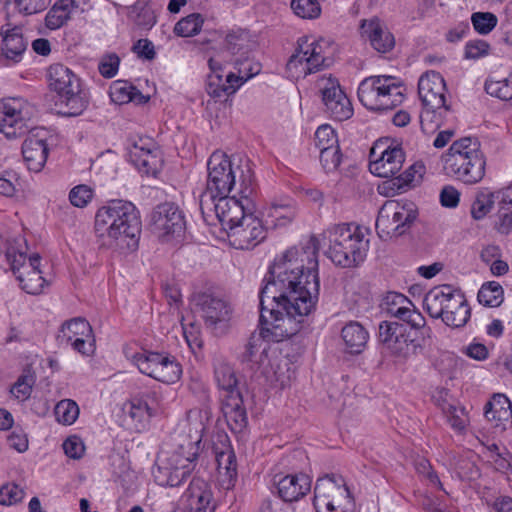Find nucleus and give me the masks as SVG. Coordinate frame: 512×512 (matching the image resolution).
Instances as JSON below:
<instances>
[{"label": "nucleus", "instance_id": "c85d7f7f", "mask_svg": "<svg viewBox=\"0 0 512 512\" xmlns=\"http://www.w3.org/2000/svg\"><path fill=\"white\" fill-rule=\"evenodd\" d=\"M152 475L158 485L176 487L188 476V470H184L182 474L179 473L173 468L169 459L158 454L155 466L152 468Z\"/></svg>", "mask_w": 512, "mask_h": 512}, {"label": "nucleus", "instance_id": "4be33fe9", "mask_svg": "<svg viewBox=\"0 0 512 512\" xmlns=\"http://www.w3.org/2000/svg\"><path fill=\"white\" fill-rule=\"evenodd\" d=\"M221 409L233 432H241L247 426V414L239 391H231L229 396H222Z\"/></svg>", "mask_w": 512, "mask_h": 512}, {"label": "nucleus", "instance_id": "c03bdc74", "mask_svg": "<svg viewBox=\"0 0 512 512\" xmlns=\"http://www.w3.org/2000/svg\"><path fill=\"white\" fill-rule=\"evenodd\" d=\"M54 413L59 423L71 425L79 416V407L75 401L64 399L56 404Z\"/></svg>", "mask_w": 512, "mask_h": 512}, {"label": "nucleus", "instance_id": "f3484780", "mask_svg": "<svg viewBox=\"0 0 512 512\" xmlns=\"http://www.w3.org/2000/svg\"><path fill=\"white\" fill-rule=\"evenodd\" d=\"M380 146L372 148L370 152L369 170L372 174L392 179L402 168L405 160V154L400 146H389L380 151L379 155L377 150Z\"/></svg>", "mask_w": 512, "mask_h": 512}, {"label": "nucleus", "instance_id": "680f3d73", "mask_svg": "<svg viewBox=\"0 0 512 512\" xmlns=\"http://www.w3.org/2000/svg\"><path fill=\"white\" fill-rule=\"evenodd\" d=\"M504 290H478L477 298L486 307H498L504 301Z\"/></svg>", "mask_w": 512, "mask_h": 512}, {"label": "nucleus", "instance_id": "72a5a7b5", "mask_svg": "<svg viewBox=\"0 0 512 512\" xmlns=\"http://www.w3.org/2000/svg\"><path fill=\"white\" fill-rule=\"evenodd\" d=\"M381 310L398 319L403 318L405 313L410 307H413L412 301L405 295L395 291L389 290L380 304Z\"/></svg>", "mask_w": 512, "mask_h": 512}, {"label": "nucleus", "instance_id": "dca6fc26", "mask_svg": "<svg viewBox=\"0 0 512 512\" xmlns=\"http://www.w3.org/2000/svg\"><path fill=\"white\" fill-rule=\"evenodd\" d=\"M192 301L203 312L205 323L209 328L215 330L218 324L230 320V305L224 299L216 297L209 290L193 293Z\"/></svg>", "mask_w": 512, "mask_h": 512}, {"label": "nucleus", "instance_id": "f03ea898", "mask_svg": "<svg viewBox=\"0 0 512 512\" xmlns=\"http://www.w3.org/2000/svg\"><path fill=\"white\" fill-rule=\"evenodd\" d=\"M94 227L100 248L123 254L138 248L142 223L138 209L130 201L115 199L99 208Z\"/></svg>", "mask_w": 512, "mask_h": 512}, {"label": "nucleus", "instance_id": "412c9836", "mask_svg": "<svg viewBox=\"0 0 512 512\" xmlns=\"http://www.w3.org/2000/svg\"><path fill=\"white\" fill-rule=\"evenodd\" d=\"M188 507L191 512H214L216 502L212 491L206 481L201 478H193L185 492Z\"/></svg>", "mask_w": 512, "mask_h": 512}, {"label": "nucleus", "instance_id": "49530a36", "mask_svg": "<svg viewBox=\"0 0 512 512\" xmlns=\"http://www.w3.org/2000/svg\"><path fill=\"white\" fill-rule=\"evenodd\" d=\"M471 23L477 33L487 35L496 27L498 18L491 12H474L471 15Z\"/></svg>", "mask_w": 512, "mask_h": 512}, {"label": "nucleus", "instance_id": "9b49d317", "mask_svg": "<svg viewBox=\"0 0 512 512\" xmlns=\"http://www.w3.org/2000/svg\"><path fill=\"white\" fill-rule=\"evenodd\" d=\"M317 512H354L355 502L348 487L336 481L334 475L319 478L314 488Z\"/></svg>", "mask_w": 512, "mask_h": 512}, {"label": "nucleus", "instance_id": "f257e3e1", "mask_svg": "<svg viewBox=\"0 0 512 512\" xmlns=\"http://www.w3.org/2000/svg\"><path fill=\"white\" fill-rule=\"evenodd\" d=\"M277 290H261L259 327L268 341L280 342L296 335L302 328L304 317L315 308L317 292L290 290L289 295Z\"/></svg>", "mask_w": 512, "mask_h": 512}, {"label": "nucleus", "instance_id": "4d7b16f0", "mask_svg": "<svg viewBox=\"0 0 512 512\" xmlns=\"http://www.w3.org/2000/svg\"><path fill=\"white\" fill-rule=\"evenodd\" d=\"M492 399L495 408L492 418L498 421L508 419L511 415L510 400L504 394H494Z\"/></svg>", "mask_w": 512, "mask_h": 512}, {"label": "nucleus", "instance_id": "4c0bfd02", "mask_svg": "<svg viewBox=\"0 0 512 512\" xmlns=\"http://www.w3.org/2000/svg\"><path fill=\"white\" fill-rule=\"evenodd\" d=\"M181 374V365L177 362L175 357L163 355V361H160L154 379L163 383L172 384L179 380Z\"/></svg>", "mask_w": 512, "mask_h": 512}, {"label": "nucleus", "instance_id": "1a4fd4ad", "mask_svg": "<svg viewBox=\"0 0 512 512\" xmlns=\"http://www.w3.org/2000/svg\"><path fill=\"white\" fill-rule=\"evenodd\" d=\"M358 99L372 111L392 110L403 102L402 84L389 75L370 76L361 81Z\"/></svg>", "mask_w": 512, "mask_h": 512}, {"label": "nucleus", "instance_id": "5701e85b", "mask_svg": "<svg viewBox=\"0 0 512 512\" xmlns=\"http://www.w3.org/2000/svg\"><path fill=\"white\" fill-rule=\"evenodd\" d=\"M360 28L362 36L370 41L371 46L376 51L386 53L394 47V36L383 26L378 18L363 20Z\"/></svg>", "mask_w": 512, "mask_h": 512}, {"label": "nucleus", "instance_id": "58836bf2", "mask_svg": "<svg viewBox=\"0 0 512 512\" xmlns=\"http://www.w3.org/2000/svg\"><path fill=\"white\" fill-rule=\"evenodd\" d=\"M137 96H141L140 102L149 101L148 96H144L136 87L129 85L127 82L118 81L110 89V97L115 103H128L131 100H137Z\"/></svg>", "mask_w": 512, "mask_h": 512}, {"label": "nucleus", "instance_id": "3c124183", "mask_svg": "<svg viewBox=\"0 0 512 512\" xmlns=\"http://www.w3.org/2000/svg\"><path fill=\"white\" fill-rule=\"evenodd\" d=\"M34 382V376L30 374L29 371L27 373L25 372L19 376L15 384L11 387L10 393L15 398L24 401L30 397Z\"/></svg>", "mask_w": 512, "mask_h": 512}, {"label": "nucleus", "instance_id": "2f4dec72", "mask_svg": "<svg viewBox=\"0 0 512 512\" xmlns=\"http://www.w3.org/2000/svg\"><path fill=\"white\" fill-rule=\"evenodd\" d=\"M423 168V165L420 164L409 166L403 173L383 182L378 188L379 192L386 196H393L402 191H406L414 181L415 175L417 173L421 175Z\"/></svg>", "mask_w": 512, "mask_h": 512}, {"label": "nucleus", "instance_id": "37998d69", "mask_svg": "<svg viewBox=\"0 0 512 512\" xmlns=\"http://www.w3.org/2000/svg\"><path fill=\"white\" fill-rule=\"evenodd\" d=\"M203 22L201 14L192 13L175 24L174 33L180 37L194 36L200 32Z\"/></svg>", "mask_w": 512, "mask_h": 512}, {"label": "nucleus", "instance_id": "6e6d98bb", "mask_svg": "<svg viewBox=\"0 0 512 512\" xmlns=\"http://www.w3.org/2000/svg\"><path fill=\"white\" fill-rule=\"evenodd\" d=\"M120 58L116 53H108L102 56L99 64V73L107 79L113 78L119 69Z\"/></svg>", "mask_w": 512, "mask_h": 512}, {"label": "nucleus", "instance_id": "0eeeda50", "mask_svg": "<svg viewBox=\"0 0 512 512\" xmlns=\"http://www.w3.org/2000/svg\"><path fill=\"white\" fill-rule=\"evenodd\" d=\"M47 77L50 89L57 93L60 104L64 106L61 113L70 117L82 114L88 99L81 88L80 79L73 71L61 63H55L49 66Z\"/></svg>", "mask_w": 512, "mask_h": 512}, {"label": "nucleus", "instance_id": "cd10ccee", "mask_svg": "<svg viewBox=\"0 0 512 512\" xmlns=\"http://www.w3.org/2000/svg\"><path fill=\"white\" fill-rule=\"evenodd\" d=\"M218 482L223 489L230 490L237 479L236 456L232 450L222 451L216 455Z\"/></svg>", "mask_w": 512, "mask_h": 512}, {"label": "nucleus", "instance_id": "b1692460", "mask_svg": "<svg viewBox=\"0 0 512 512\" xmlns=\"http://www.w3.org/2000/svg\"><path fill=\"white\" fill-rule=\"evenodd\" d=\"M307 40L300 38L298 40V48L295 53L289 58L286 68L288 71L299 72L306 76L307 74L315 73L326 66L325 57L321 56H307L308 50H304L303 44H306Z\"/></svg>", "mask_w": 512, "mask_h": 512}, {"label": "nucleus", "instance_id": "f8f14e48", "mask_svg": "<svg viewBox=\"0 0 512 512\" xmlns=\"http://www.w3.org/2000/svg\"><path fill=\"white\" fill-rule=\"evenodd\" d=\"M36 113L33 105L20 98L0 100V132L8 139L26 134L32 128L30 121Z\"/></svg>", "mask_w": 512, "mask_h": 512}, {"label": "nucleus", "instance_id": "bf43d9fd", "mask_svg": "<svg viewBox=\"0 0 512 512\" xmlns=\"http://www.w3.org/2000/svg\"><path fill=\"white\" fill-rule=\"evenodd\" d=\"M493 201L490 195L480 194L476 197L471 206V215L474 219L480 220L484 218L492 208Z\"/></svg>", "mask_w": 512, "mask_h": 512}, {"label": "nucleus", "instance_id": "aec40b11", "mask_svg": "<svg viewBox=\"0 0 512 512\" xmlns=\"http://www.w3.org/2000/svg\"><path fill=\"white\" fill-rule=\"evenodd\" d=\"M22 144V155L29 170L39 172L44 167L49 149L45 132L31 128Z\"/></svg>", "mask_w": 512, "mask_h": 512}, {"label": "nucleus", "instance_id": "774afa93", "mask_svg": "<svg viewBox=\"0 0 512 512\" xmlns=\"http://www.w3.org/2000/svg\"><path fill=\"white\" fill-rule=\"evenodd\" d=\"M490 45L484 40L469 41L465 46V58L478 59L488 54Z\"/></svg>", "mask_w": 512, "mask_h": 512}, {"label": "nucleus", "instance_id": "a211bd4d", "mask_svg": "<svg viewBox=\"0 0 512 512\" xmlns=\"http://www.w3.org/2000/svg\"><path fill=\"white\" fill-rule=\"evenodd\" d=\"M228 236L236 249L245 250L261 243L266 238V230L258 217L248 214L244 221L233 227L232 232H228Z\"/></svg>", "mask_w": 512, "mask_h": 512}, {"label": "nucleus", "instance_id": "7ed1b4c3", "mask_svg": "<svg viewBox=\"0 0 512 512\" xmlns=\"http://www.w3.org/2000/svg\"><path fill=\"white\" fill-rule=\"evenodd\" d=\"M319 241L315 236H311L307 245L303 248V253L307 255V267L304 265L292 267V262L298 255L296 248L286 250L279 260H276L268 269L263 278L264 286H278L279 288H319L320 281L318 276L317 252Z\"/></svg>", "mask_w": 512, "mask_h": 512}, {"label": "nucleus", "instance_id": "6e6552de", "mask_svg": "<svg viewBox=\"0 0 512 512\" xmlns=\"http://www.w3.org/2000/svg\"><path fill=\"white\" fill-rule=\"evenodd\" d=\"M424 307L433 318H441L452 328L463 327L470 319L471 309L462 290H428Z\"/></svg>", "mask_w": 512, "mask_h": 512}, {"label": "nucleus", "instance_id": "ea45409f", "mask_svg": "<svg viewBox=\"0 0 512 512\" xmlns=\"http://www.w3.org/2000/svg\"><path fill=\"white\" fill-rule=\"evenodd\" d=\"M215 379L218 387L223 391L222 396H229L231 391H238L237 378L233 368L224 362H219L215 366Z\"/></svg>", "mask_w": 512, "mask_h": 512}, {"label": "nucleus", "instance_id": "69168bd1", "mask_svg": "<svg viewBox=\"0 0 512 512\" xmlns=\"http://www.w3.org/2000/svg\"><path fill=\"white\" fill-rule=\"evenodd\" d=\"M494 227L501 234H509L512 229V210L499 205Z\"/></svg>", "mask_w": 512, "mask_h": 512}, {"label": "nucleus", "instance_id": "473e14b6", "mask_svg": "<svg viewBox=\"0 0 512 512\" xmlns=\"http://www.w3.org/2000/svg\"><path fill=\"white\" fill-rule=\"evenodd\" d=\"M91 337L92 327L89 322L81 317L73 318L65 321L60 329V333L57 336V340L60 343L68 344L76 337Z\"/></svg>", "mask_w": 512, "mask_h": 512}, {"label": "nucleus", "instance_id": "39448f33", "mask_svg": "<svg viewBox=\"0 0 512 512\" xmlns=\"http://www.w3.org/2000/svg\"><path fill=\"white\" fill-rule=\"evenodd\" d=\"M250 166L248 160L244 164L234 167V163L223 152L215 151L211 154L207 162V184L205 191L201 194L199 200L200 208H206V204H213L222 196H228L233 189H238L241 181V169ZM251 169V167H249Z\"/></svg>", "mask_w": 512, "mask_h": 512}, {"label": "nucleus", "instance_id": "c9c22d12", "mask_svg": "<svg viewBox=\"0 0 512 512\" xmlns=\"http://www.w3.org/2000/svg\"><path fill=\"white\" fill-rule=\"evenodd\" d=\"M74 0H59L48 11L45 17L46 26L55 30L60 28L69 18Z\"/></svg>", "mask_w": 512, "mask_h": 512}, {"label": "nucleus", "instance_id": "9d476101", "mask_svg": "<svg viewBox=\"0 0 512 512\" xmlns=\"http://www.w3.org/2000/svg\"><path fill=\"white\" fill-rule=\"evenodd\" d=\"M418 216L413 202L386 201L379 209L376 230L380 238L401 236L411 227Z\"/></svg>", "mask_w": 512, "mask_h": 512}, {"label": "nucleus", "instance_id": "052dcab7", "mask_svg": "<svg viewBox=\"0 0 512 512\" xmlns=\"http://www.w3.org/2000/svg\"><path fill=\"white\" fill-rule=\"evenodd\" d=\"M51 0H15L19 12L25 15H32L44 11Z\"/></svg>", "mask_w": 512, "mask_h": 512}, {"label": "nucleus", "instance_id": "338daca9", "mask_svg": "<svg viewBox=\"0 0 512 512\" xmlns=\"http://www.w3.org/2000/svg\"><path fill=\"white\" fill-rule=\"evenodd\" d=\"M65 454L72 459H80L85 451L83 442L77 436L67 438L63 443Z\"/></svg>", "mask_w": 512, "mask_h": 512}, {"label": "nucleus", "instance_id": "423d86ee", "mask_svg": "<svg viewBox=\"0 0 512 512\" xmlns=\"http://www.w3.org/2000/svg\"><path fill=\"white\" fill-rule=\"evenodd\" d=\"M324 238L329 241L325 254L334 264L346 268L363 261L366 249L363 234L358 226L336 225L324 233Z\"/></svg>", "mask_w": 512, "mask_h": 512}, {"label": "nucleus", "instance_id": "7c9ffc66", "mask_svg": "<svg viewBox=\"0 0 512 512\" xmlns=\"http://www.w3.org/2000/svg\"><path fill=\"white\" fill-rule=\"evenodd\" d=\"M341 337L349 353L360 354L366 347L369 335L359 322L350 321L342 328Z\"/></svg>", "mask_w": 512, "mask_h": 512}, {"label": "nucleus", "instance_id": "8fccbe9b", "mask_svg": "<svg viewBox=\"0 0 512 512\" xmlns=\"http://www.w3.org/2000/svg\"><path fill=\"white\" fill-rule=\"evenodd\" d=\"M291 8L303 19H313L320 15L321 8L317 0H292Z\"/></svg>", "mask_w": 512, "mask_h": 512}, {"label": "nucleus", "instance_id": "ddd939ff", "mask_svg": "<svg viewBox=\"0 0 512 512\" xmlns=\"http://www.w3.org/2000/svg\"><path fill=\"white\" fill-rule=\"evenodd\" d=\"M446 84L444 78L439 72L430 71L423 74L418 81V95L425 107V111L421 115V124L424 129V120L436 117L437 111L441 116L443 109L444 112L449 111V106L446 105Z\"/></svg>", "mask_w": 512, "mask_h": 512}, {"label": "nucleus", "instance_id": "de8ad7c7", "mask_svg": "<svg viewBox=\"0 0 512 512\" xmlns=\"http://www.w3.org/2000/svg\"><path fill=\"white\" fill-rule=\"evenodd\" d=\"M485 91L492 97L500 100H512V84H510V76L502 80H487L485 83Z\"/></svg>", "mask_w": 512, "mask_h": 512}, {"label": "nucleus", "instance_id": "a878e982", "mask_svg": "<svg viewBox=\"0 0 512 512\" xmlns=\"http://www.w3.org/2000/svg\"><path fill=\"white\" fill-rule=\"evenodd\" d=\"M199 442L187 441L174 450H162L159 454L169 462L175 470L182 474L188 470V475L193 469V462L198 456Z\"/></svg>", "mask_w": 512, "mask_h": 512}, {"label": "nucleus", "instance_id": "09e8293b", "mask_svg": "<svg viewBox=\"0 0 512 512\" xmlns=\"http://www.w3.org/2000/svg\"><path fill=\"white\" fill-rule=\"evenodd\" d=\"M269 216L275 218L276 225H286L295 217V209L290 200L273 202L269 208Z\"/></svg>", "mask_w": 512, "mask_h": 512}, {"label": "nucleus", "instance_id": "13d9d810", "mask_svg": "<svg viewBox=\"0 0 512 512\" xmlns=\"http://www.w3.org/2000/svg\"><path fill=\"white\" fill-rule=\"evenodd\" d=\"M92 196V190L86 185H78L69 193L71 204L79 208L85 207L91 201Z\"/></svg>", "mask_w": 512, "mask_h": 512}, {"label": "nucleus", "instance_id": "2eb2a0df", "mask_svg": "<svg viewBox=\"0 0 512 512\" xmlns=\"http://www.w3.org/2000/svg\"><path fill=\"white\" fill-rule=\"evenodd\" d=\"M446 175L464 184H476L485 176L486 160L482 152L471 155H458L454 158L442 157Z\"/></svg>", "mask_w": 512, "mask_h": 512}, {"label": "nucleus", "instance_id": "e433bc0d", "mask_svg": "<svg viewBox=\"0 0 512 512\" xmlns=\"http://www.w3.org/2000/svg\"><path fill=\"white\" fill-rule=\"evenodd\" d=\"M379 341L387 348L397 352V344L404 338V328L402 324L391 321H383L379 325Z\"/></svg>", "mask_w": 512, "mask_h": 512}, {"label": "nucleus", "instance_id": "20e7f679", "mask_svg": "<svg viewBox=\"0 0 512 512\" xmlns=\"http://www.w3.org/2000/svg\"><path fill=\"white\" fill-rule=\"evenodd\" d=\"M256 194V184L252 169L246 165V169H241V181L237 194L229 197L222 196L213 200V204H206V208H200L203 217L206 219L212 213L215 214L222 228L232 232L240 222L244 221L248 214H254L256 205L254 196Z\"/></svg>", "mask_w": 512, "mask_h": 512}, {"label": "nucleus", "instance_id": "e2e57ef3", "mask_svg": "<svg viewBox=\"0 0 512 512\" xmlns=\"http://www.w3.org/2000/svg\"><path fill=\"white\" fill-rule=\"evenodd\" d=\"M400 320H402L403 322H406L407 324H409L411 326V328L415 329V330H423L422 332V335H427L428 337L430 336L429 332H430V329L427 328L425 329V318L423 317V315L417 311L415 309V307H410L409 310L407 311V314L405 313V315L403 316V318H401Z\"/></svg>", "mask_w": 512, "mask_h": 512}, {"label": "nucleus", "instance_id": "864d4df0", "mask_svg": "<svg viewBox=\"0 0 512 512\" xmlns=\"http://www.w3.org/2000/svg\"><path fill=\"white\" fill-rule=\"evenodd\" d=\"M320 152V163L326 172H332L337 169L341 163V151L339 145L329 148H322Z\"/></svg>", "mask_w": 512, "mask_h": 512}, {"label": "nucleus", "instance_id": "79ce46f5", "mask_svg": "<svg viewBox=\"0 0 512 512\" xmlns=\"http://www.w3.org/2000/svg\"><path fill=\"white\" fill-rule=\"evenodd\" d=\"M131 158L135 166L145 174H151L156 171V156L150 149L134 145V151H131Z\"/></svg>", "mask_w": 512, "mask_h": 512}, {"label": "nucleus", "instance_id": "6ab92c4d", "mask_svg": "<svg viewBox=\"0 0 512 512\" xmlns=\"http://www.w3.org/2000/svg\"><path fill=\"white\" fill-rule=\"evenodd\" d=\"M322 101L326 111L337 121H344L353 115V107L336 79L329 78L321 87Z\"/></svg>", "mask_w": 512, "mask_h": 512}, {"label": "nucleus", "instance_id": "4468645a", "mask_svg": "<svg viewBox=\"0 0 512 512\" xmlns=\"http://www.w3.org/2000/svg\"><path fill=\"white\" fill-rule=\"evenodd\" d=\"M151 231L162 242H168L174 237H180L186 221L183 211L172 202L157 205L151 213Z\"/></svg>", "mask_w": 512, "mask_h": 512}, {"label": "nucleus", "instance_id": "a18cd8bd", "mask_svg": "<svg viewBox=\"0 0 512 512\" xmlns=\"http://www.w3.org/2000/svg\"><path fill=\"white\" fill-rule=\"evenodd\" d=\"M473 152H482L480 149V142L474 137H463L454 141L448 152L442 157L454 158L458 155H471Z\"/></svg>", "mask_w": 512, "mask_h": 512}, {"label": "nucleus", "instance_id": "a19ab883", "mask_svg": "<svg viewBox=\"0 0 512 512\" xmlns=\"http://www.w3.org/2000/svg\"><path fill=\"white\" fill-rule=\"evenodd\" d=\"M132 361L141 373L154 379L163 355L155 352L136 353L132 356Z\"/></svg>", "mask_w": 512, "mask_h": 512}, {"label": "nucleus", "instance_id": "393cba45", "mask_svg": "<svg viewBox=\"0 0 512 512\" xmlns=\"http://www.w3.org/2000/svg\"><path fill=\"white\" fill-rule=\"evenodd\" d=\"M277 493L284 502L297 501L311 489V479L300 473L287 475L276 483Z\"/></svg>", "mask_w": 512, "mask_h": 512}, {"label": "nucleus", "instance_id": "f704fd0d", "mask_svg": "<svg viewBox=\"0 0 512 512\" xmlns=\"http://www.w3.org/2000/svg\"><path fill=\"white\" fill-rule=\"evenodd\" d=\"M259 333H252L245 346L241 359L243 362H262L267 356L268 344L267 337L262 334V327H259Z\"/></svg>", "mask_w": 512, "mask_h": 512}, {"label": "nucleus", "instance_id": "c756f323", "mask_svg": "<svg viewBox=\"0 0 512 512\" xmlns=\"http://www.w3.org/2000/svg\"><path fill=\"white\" fill-rule=\"evenodd\" d=\"M208 65L212 73L208 76L206 87L207 93L215 98L234 94L239 88V84L233 85L225 83L223 75L221 74V63L216 61L214 58H209Z\"/></svg>", "mask_w": 512, "mask_h": 512}, {"label": "nucleus", "instance_id": "0e129e2a", "mask_svg": "<svg viewBox=\"0 0 512 512\" xmlns=\"http://www.w3.org/2000/svg\"><path fill=\"white\" fill-rule=\"evenodd\" d=\"M18 175L14 171H5L2 176H0V195L6 197H12L18 185Z\"/></svg>", "mask_w": 512, "mask_h": 512}, {"label": "nucleus", "instance_id": "bb28decb", "mask_svg": "<svg viewBox=\"0 0 512 512\" xmlns=\"http://www.w3.org/2000/svg\"><path fill=\"white\" fill-rule=\"evenodd\" d=\"M0 40L2 54L5 58L15 63L20 62L27 48V42L22 35L21 29L19 27L7 30L2 29Z\"/></svg>", "mask_w": 512, "mask_h": 512}, {"label": "nucleus", "instance_id": "5fc2aeb1", "mask_svg": "<svg viewBox=\"0 0 512 512\" xmlns=\"http://www.w3.org/2000/svg\"><path fill=\"white\" fill-rule=\"evenodd\" d=\"M314 142L319 150L339 145L335 130L328 124L318 127L315 132Z\"/></svg>", "mask_w": 512, "mask_h": 512}, {"label": "nucleus", "instance_id": "603ef678", "mask_svg": "<svg viewBox=\"0 0 512 512\" xmlns=\"http://www.w3.org/2000/svg\"><path fill=\"white\" fill-rule=\"evenodd\" d=\"M24 490L15 483H6L0 487V505L10 506L23 500Z\"/></svg>", "mask_w": 512, "mask_h": 512}]
</instances>
